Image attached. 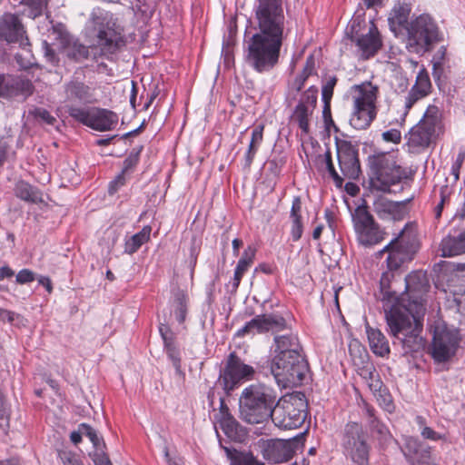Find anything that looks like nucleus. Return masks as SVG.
<instances>
[{"mask_svg": "<svg viewBox=\"0 0 465 465\" xmlns=\"http://www.w3.org/2000/svg\"><path fill=\"white\" fill-rule=\"evenodd\" d=\"M255 33L245 41V62L255 72H271L279 64L290 33L283 0H255Z\"/></svg>", "mask_w": 465, "mask_h": 465, "instance_id": "nucleus-1", "label": "nucleus"}, {"mask_svg": "<svg viewBox=\"0 0 465 465\" xmlns=\"http://www.w3.org/2000/svg\"><path fill=\"white\" fill-rule=\"evenodd\" d=\"M416 314L401 305H392L385 310V319L390 334L401 345L402 354L408 355L421 351L425 347V340L421 336L423 324L420 315L424 307L416 302Z\"/></svg>", "mask_w": 465, "mask_h": 465, "instance_id": "nucleus-2", "label": "nucleus"}, {"mask_svg": "<svg viewBox=\"0 0 465 465\" xmlns=\"http://www.w3.org/2000/svg\"><path fill=\"white\" fill-rule=\"evenodd\" d=\"M276 391L262 383L244 388L239 397V417L248 424H261L273 415Z\"/></svg>", "mask_w": 465, "mask_h": 465, "instance_id": "nucleus-3", "label": "nucleus"}, {"mask_svg": "<svg viewBox=\"0 0 465 465\" xmlns=\"http://www.w3.org/2000/svg\"><path fill=\"white\" fill-rule=\"evenodd\" d=\"M369 180L372 190L390 193L391 186L412 180L413 173L396 163L389 153H378L368 158Z\"/></svg>", "mask_w": 465, "mask_h": 465, "instance_id": "nucleus-4", "label": "nucleus"}, {"mask_svg": "<svg viewBox=\"0 0 465 465\" xmlns=\"http://www.w3.org/2000/svg\"><path fill=\"white\" fill-rule=\"evenodd\" d=\"M419 248L416 225L409 223L382 250L377 252V257L387 253V268L390 272H395L405 263L411 262Z\"/></svg>", "mask_w": 465, "mask_h": 465, "instance_id": "nucleus-5", "label": "nucleus"}, {"mask_svg": "<svg viewBox=\"0 0 465 465\" xmlns=\"http://www.w3.org/2000/svg\"><path fill=\"white\" fill-rule=\"evenodd\" d=\"M406 48L410 53L417 54L430 52L435 44L442 40L437 23L427 14L411 20L406 27Z\"/></svg>", "mask_w": 465, "mask_h": 465, "instance_id": "nucleus-6", "label": "nucleus"}, {"mask_svg": "<svg viewBox=\"0 0 465 465\" xmlns=\"http://www.w3.org/2000/svg\"><path fill=\"white\" fill-rule=\"evenodd\" d=\"M305 395L294 392L276 400L271 420L275 426L283 430L301 427L307 417Z\"/></svg>", "mask_w": 465, "mask_h": 465, "instance_id": "nucleus-7", "label": "nucleus"}, {"mask_svg": "<svg viewBox=\"0 0 465 465\" xmlns=\"http://www.w3.org/2000/svg\"><path fill=\"white\" fill-rule=\"evenodd\" d=\"M378 86L364 82L353 86V109L350 118L351 125L358 130L369 127L376 116L375 103Z\"/></svg>", "mask_w": 465, "mask_h": 465, "instance_id": "nucleus-8", "label": "nucleus"}, {"mask_svg": "<svg viewBox=\"0 0 465 465\" xmlns=\"http://www.w3.org/2000/svg\"><path fill=\"white\" fill-rule=\"evenodd\" d=\"M297 359L288 356H273L269 364V371L279 386L296 387L302 384L309 371V366L303 356Z\"/></svg>", "mask_w": 465, "mask_h": 465, "instance_id": "nucleus-9", "label": "nucleus"}, {"mask_svg": "<svg viewBox=\"0 0 465 465\" xmlns=\"http://www.w3.org/2000/svg\"><path fill=\"white\" fill-rule=\"evenodd\" d=\"M341 445L353 465H370L371 446L367 442V434L361 424L357 422L346 424Z\"/></svg>", "mask_w": 465, "mask_h": 465, "instance_id": "nucleus-10", "label": "nucleus"}, {"mask_svg": "<svg viewBox=\"0 0 465 465\" xmlns=\"http://www.w3.org/2000/svg\"><path fill=\"white\" fill-rule=\"evenodd\" d=\"M254 372L252 366L245 364L235 352H232L220 370L216 384L223 389L226 396H231L243 381L251 380Z\"/></svg>", "mask_w": 465, "mask_h": 465, "instance_id": "nucleus-11", "label": "nucleus"}, {"mask_svg": "<svg viewBox=\"0 0 465 465\" xmlns=\"http://www.w3.org/2000/svg\"><path fill=\"white\" fill-rule=\"evenodd\" d=\"M440 125V109L436 105H429L422 119L409 133V146L415 150L427 148Z\"/></svg>", "mask_w": 465, "mask_h": 465, "instance_id": "nucleus-12", "label": "nucleus"}, {"mask_svg": "<svg viewBox=\"0 0 465 465\" xmlns=\"http://www.w3.org/2000/svg\"><path fill=\"white\" fill-rule=\"evenodd\" d=\"M352 222L357 240L361 245L372 246L383 240L384 232L366 205H360L355 209L352 213Z\"/></svg>", "mask_w": 465, "mask_h": 465, "instance_id": "nucleus-13", "label": "nucleus"}, {"mask_svg": "<svg viewBox=\"0 0 465 465\" xmlns=\"http://www.w3.org/2000/svg\"><path fill=\"white\" fill-rule=\"evenodd\" d=\"M459 346L458 331L445 323L434 327L430 352L436 362H445L453 357Z\"/></svg>", "mask_w": 465, "mask_h": 465, "instance_id": "nucleus-14", "label": "nucleus"}, {"mask_svg": "<svg viewBox=\"0 0 465 465\" xmlns=\"http://www.w3.org/2000/svg\"><path fill=\"white\" fill-rule=\"evenodd\" d=\"M337 157L343 178L358 180L361 174L359 150L349 141L337 143Z\"/></svg>", "mask_w": 465, "mask_h": 465, "instance_id": "nucleus-15", "label": "nucleus"}, {"mask_svg": "<svg viewBox=\"0 0 465 465\" xmlns=\"http://www.w3.org/2000/svg\"><path fill=\"white\" fill-rule=\"evenodd\" d=\"M318 89L312 85L304 91L295 106L292 119L304 134L310 133V120L317 104Z\"/></svg>", "mask_w": 465, "mask_h": 465, "instance_id": "nucleus-16", "label": "nucleus"}, {"mask_svg": "<svg viewBox=\"0 0 465 465\" xmlns=\"http://www.w3.org/2000/svg\"><path fill=\"white\" fill-rule=\"evenodd\" d=\"M287 327L285 319L277 313H264L257 315L247 322L244 326L238 330L237 335L242 337L254 332L280 331Z\"/></svg>", "mask_w": 465, "mask_h": 465, "instance_id": "nucleus-17", "label": "nucleus"}, {"mask_svg": "<svg viewBox=\"0 0 465 465\" xmlns=\"http://www.w3.org/2000/svg\"><path fill=\"white\" fill-rule=\"evenodd\" d=\"M402 452L411 465H438L431 455V448L415 437H407Z\"/></svg>", "mask_w": 465, "mask_h": 465, "instance_id": "nucleus-18", "label": "nucleus"}, {"mask_svg": "<svg viewBox=\"0 0 465 465\" xmlns=\"http://www.w3.org/2000/svg\"><path fill=\"white\" fill-rule=\"evenodd\" d=\"M34 85L28 79L17 76L0 74V96L4 98H22L30 96Z\"/></svg>", "mask_w": 465, "mask_h": 465, "instance_id": "nucleus-19", "label": "nucleus"}, {"mask_svg": "<svg viewBox=\"0 0 465 465\" xmlns=\"http://www.w3.org/2000/svg\"><path fill=\"white\" fill-rule=\"evenodd\" d=\"M65 96L70 101H79L85 104H93L97 101L95 97V86L86 84L77 77H73L64 84Z\"/></svg>", "mask_w": 465, "mask_h": 465, "instance_id": "nucleus-20", "label": "nucleus"}, {"mask_svg": "<svg viewBox=\"0 0 465 465\" xmlns=\"http://www.w3.org/2000/svg\"><path fill=\"white\" fill-rule=\"evenodd\" d=\"M25 34L24 25L18 15L5 13L0 17V39L15 43L23 41Z\"/></svg>", "mask_w": 465, "mask_h": 465, "instance_id": "nucleus-21", "label": "nucleus"}, {"mask_svg": "<svg viewBox=\"0 0 465 465\" xmlns=\"http://www.w3.org/2000/svg\"><path fill=\"white\" fill-rule=\"evenodd\" d=\"M96 38L97 46L103 54H113L124 45L121 33L109 24L99 28Z\"/></svg>", "mask_w": 465, "mask_h": 465, "instance_id": "nucleus-22", "label": "nucleus"}, {"mask_svg": "<svg viewBox=\"0 0 465 465\" xmlns=\"http://www.w3.org/2000/svg\"><path fill=\"white\" fill-rule=\"evenodd\" d=\"M352 40H355L360 54L364 59L373 56L382 45L381 35L373 23L371 24L368 33L352 36Z\"/></svg>", "mask_w": 465, "mask_h": 465, "instance_id": "nucleus-23", "label": "nucleus"}, {"mask_svg": "<svg viewBox=\"0 0 465 465\" xmlns=\"http://www.w3.org/2000/svg\"><path fill=\"white\" fill-rule=\"evenodd\" d=\"M159 332L163 341V349L169 360L172 361L178 376L183 378L184 372L181 365V353L178 346L175 343V334L171 328L163 323L159 326Z\"/></svg>", "mask_w": 465, "mask_h": 465, "instance_id": "nucleus-24", "label": "nucleus"}, {"mask_svg": "<svg viewBox=\"0 0 465 465\" xmlns=\"http://www.w3.org/2000/svg\"><path fill=\"white\" fill-rule=\"evenodd\" d=\"M117 123L118 115L114 112L97 107L91 108L88 127L99 132H105L113 130Z\"/></svg>", "mask_w": 465, "mask_h": 465, "instance_id": "nucleus-25", "label": "nucleus"}, {"mask_svg": "<svg viewBox=\"0 0 465 465\" xmlns=\"http://www.w3.org/2000/svg\"><path fill=\"white\" fill-rule=\"evenodd\" d=\"M295 442L284 440H270L265 450L266 456L269 460L276 463L289 461L295 450Z\"/></svg>", "mask_w": 465, "mask_h": 465, "instance_id": "nucleus-26", "label": "nucleus"}, {"mask_svg": "<svg viewBox=\"0 0 465 465\" xmlns=\"http://www.w3.org/2000/svg\"><path fill=\"white\" fill-rule=\"evenodd\" d=\"M275 350L273 356H288V358L297 359L299 363V356H302V347L297 336L292 334L278 335L274 337Z\"/></svg>", "mask_w": 465, "mask_h": 465, "instance_id": "nucleus-27", "label": "nucleus"}, {"mask_svg": "<svg viewBox=\"0 0 465 465\" xmlns=\"http://www.w3.org/2000/svg\"><path fill=\"white\" fill-rule=\"evenodd\" d=\"M440 252L443 257L465 254V227L444 237L440 242Z\"/></svg>", "mask_w": 465, "mask_h": 465, "instance_id": "nucleus-28", "label": "nucleus"}, {"mask_svg": "<svg viewBox=\"0 0 465 465\" xmlns=\"http://www.w3.org/2000/svg\"><path fill=\"white\" fill-rule=\"evenodd\" d=\"M411 11L408 4H398L391 10L388 18L390 29L396 36L403 35L409 25V16Z\"/></svg>", "mask_w": 465, "mask_h": 465, "instance_id": "nucleus-29", "label": "nucleus"}, {"mask_svg": "<svg viewBox=\"0 0 465 465\" xmlns=\"http://www.w3.org/2000/svg\"><path fill=\"white\" fill-rule=\"evenodd\" d=\"M406 291L414 298H420L430 288L427 273L416 271L408 274L405 278Z\"/></svg>", "mask_w": 465, "mask_h": 465, "instance_id": "nucleus-30", "label": "nucleus"}, {"mask_svg": "<svg viewBox=\"0 0 465 465\" xmlns=\"http://www.w3.org/2000/svg\"><path fill=\"white\" fill-rule=\"evenodd\" d=\"M369 345L371 351L381 357H385L390 353V345L385 335L376 328L366 327Z\"/></svg>", "mask_w": 465, "mask_h": 465, "instance_id": "nucleus-31", "label": "nucleus"}, {"mask_svg": "<svg viewBox=\"0 0 465 465\" xmlns=\"http://www.w3.org/2000/svg\"><path fill=\"white\" fill-rule=\"evenodd\" d=\"M140 151L141 149L137 150L136 152H132L124 161L121 173L118 174L116 178L109 184L108 192L110 194L115 193L118 189L125 183V174L132 172L138 163Z\"/></svg>", "mask_w": 465, "mask_h": 465, "instance_id": "nucleus-32", "label": "nucleus"}, {"mask_svg": "<svg viewBox=\"0 0 465 465\" xmlns=\"http://www.w3.org/2000/svg\"><path fill=\"white\" fill-rule=\"evenodd\" d=\"M15 194L21 200L38 204L44 202L43 193L25 181H19L15 187Z\"/></svg>", "mask_w": 465, "mask_h": 465, "instance_id": "nucleus-33", "label": "nucleus"}, {"mask_svg": "<svg viewBox=\"0 0 465 465\" xmlns=\"http://www.w3.org/2000/svg\"><path fill=\"white\" fill-rule=\"evenodd\" d=\"M223 433L234 441H242L246 436V430L240 422L231 415L225 419H218Z\"/></svg>", "mask_w": 465, "mask_h": 465, "instance_id": "nucleus-34", "label": "nucleus"}, {"mask_svg": "<svg viewBox=\"0 0 465 465\" xmlns=\"http://www.w3.org/2000/svg\"><path fill=\"white\" fill-rule=\"evenodd\" d=\"M231 465H264L251 451H241L235 449L223 448Z\"/></svg>", "mask_w": 465, "mask_h": 465, "instance_id": "nucleus-35", "label": "nucleus"}, {"mask_svg": "<svg viewBox=\"0 0 465 465\" xmlns=\"http://www.w3.org/2000/svg\"><path fill=\"white\" fill-rule=\"evenodd\" d=\"M263 129V124H258L252 129L249 147L244 156V166L246 168H250V166L252 165L255 154L262 143Z\"/></svg>", "mask_w": 465, "mask_h": 465, "instance_id": "nucleus-36", "label": "nucleus"}, {"mask_svg": "<svg viewBox=\"0 0 465 465\" xmlns=\"http://www.w3.org/2000/svg\"><path fill=\"white\" fill-rule=\"evenodd\" d=\"M365 410L371 431L373 434H377V438L380 441L386 442L391 438L388 428L375 417V411L372 407L366 405Z\"/></svg>", "mask_w": 465, "mask_h": 465, "instance_id": "nucleus-37", "label": "nucleus"}, {"mask_svg": "<svg viewBox=\"0 0 465 465\" xmlns=\"http://www.w3.org/2000/svg\"><path fill=\"white\" fill-rule=\"evenodd\" d=\"M66 55L77 62L86 59L89 54L88 48L78 41L72 39L67 34L64 35Z\"/></svg>", "mask_w": 465, "mask_h": 465, "instance_id": "nucleus-38", "label": "nucleus"}, {"mask_svg": "<svg viewBox=\"0 0 465 465\" xmlns=\"http://www.w3.org/2000/svg\"><path fill=\"white\" fill-rule=\"evenodd\" d=\"M152 227L145 225L143 229L130 237L124 243V252L133 254L136 252L139 248L150 239Z\"/></svg>", "mask_w": 465, "mask_h": 465, "instance_id": "nucleus-39", "label": "nucleus"}, {"mask_svg": "<svg viewBox=\"0 0 465 465\" xmlns=\"http://www.w3.org/2000/svg\"><path fill=\"white\" fill-rule=\"evenodd\" d=\"M374 212L381 219L394 217L399 211V204L387 198L380 197L373 203Z\"/></svg>", "mask_w": 465, "mask_h": 465, "instance_id": "nucleus-40", "label": "nucleus"}, {"mask_svg": "<svg viewBox=\"0 0 465 465\" xmlns=\"http://www.w3.org/2000/svg\"><path fill=\"white\" fill-rule=\"evenodd\" d=\"M174 315L176 320L183 323L187 313V295L183 291H176L173 294Z\"/></svg>", "mask_w": 465, "mask_h": 465, "instance_id": "nucleus-41", "label": "nucleus"}, {"mask_svg": "<svg viewBox=\"0 0 465 465\" xmlns=\"http://www.w3.org/2000/svg\"><path fill=\"white\" fill-rule=\"evenodd\" d=\"M314 71V58L312 55H310L306 59L305 66L302 70V72L298 74L293 83L292 84V88H293L297 93L300 92L302 87L304 86V84L308 77L312 74Z\"/></svg>", "mask_w": 465, "mask_h": 465, "instance_id": "nucleus-42", "label": "nucleus"}, {"mask_svg": "<svg viewBox=\"0 0 465 465\" xmlns=\"http://www.w3.org/2000/svg\"><path fill=\"white\" fill-rule=\"evenodd\" d=\"M49 0H22V3L30 9L29 16L36 18L41 16L47 8Z\"/></svg>", "mask_w": 465, "mask_h": 465, "instance_id": "nucleus-43", "label": "nucleus"}, {"mask_svg": "<svg viewBox=\"0 0 465 465\" xmlns=\"http://www.w3.org/2000/svg\"><path fill=\"white\" fill-rule=\"evenodd\" d=\"M322 161L325 163L326 170L328 171L330 176L332 178L335 185L337 187H341L344 182V178L342 175H340L338 172L335 170L331 159V153L330 151H327L324 153V155L322 156Z\"/></svg>", "mask_w": 465, "mask_h": 465, "instance_id": "nucleus-44", "label": "nucleus"}, {"mask_svg": "<svg viewBox=\"0 0 465 465\" xmlns=\"http://www.w3.org/2000/svg\"><path fill=\"white\" fill-rule=\"evenodd\" d=\"M416 423L419 426L420 435L423 439L436 441L442 438L439 432L435 431L430 427L426 426L425 419L423 417L417 416Z\"/></svg>", "mask_w": 465, "mask_h": 465, "instance_id": "nucleus-45", "label": "nucleus"}, {"mask_svg": "<svg viewBox=\"0 0 465 465\" xmlns=\"http://www.w3.org/2000/svg\"><path fill=\"white\" fill-rule=\"evenodd\" d=\"M69 115L76 120L77 122L88 126L89 119L91 115V108L86 109L83 107H78L74 105H71L67 110Z\"/></svg>", "mask_w": 465, "mask_h": 465, "instance_id": "nucleus-46", "label": "nucleus"}, {"mask_svg": "<svg viewBox=\"0 0 465 465\" xmlns=\"http://www.w3.org/2000/svg\"><path fill=\"white\" fill-rule=\"evenodd\" d=\"M80 430L81 433H83L84 436L88 437L94 446L95 447V450H100L102 448L105 447V444L103 440V439H100L96 433V431L88 424L82 423L80 424Z\"/></svg>", "mask_w": 465, "mask_h": 465, "instance_id": "nucleus-47", "label": "nucleus"}, {"mask_svg": "<svg viewBox=\"0 0 465 465\" xmlns=\"http://www.w3.org/2000/svg\"><path fill=\"white\" fill-rule=\"evenodd\" d=\"M58 457L64 465H84L79 456L68 450H58Z\"/></svg>", "mask_w": 465, "mask_h": 465, "instance_id": "nucleus-48", "label": "nucleus"}, {"mask_svg": "<svg viewBox=\"0 0 465 465\" xmlns=\"http://www.w3.org/2000/svg\"><path fill=\"white\" fill-rule=\"evenodd\" d=\"M465 161V145L460 146L455 161L453 162L450 169V173L457 182L460 179V172Z\"/></svg>", "mask_w": 465, "mask_h": 465, "instance_id": "nucleus-49", "label": "nucleus"}, {"mask_svg": "<svg viewBox=\"0 0 465 465\" xmlns=\"http://www.w3.org/2000/svg\"><path fill=\"white\" fill-rule=\"evenodd\" d=\"M248 268H249V266H246V262L244 261H238L235 271H234L232 282V292L237 291V289L240 285L241 280H242L243 274L248 270Z\"/></svg>", "mask_w": 465, "mask_h": 465, "instance_id": "nucleus-50", "label": "nucleus"}, {"mask_svg": "<svg viewBox=\"0 0 465 465\" xmlns=\"http://www.w3.org/2000/svg\"><path fill=\"white\" fill-rule=\"evenodd\" d=\"M337 84V77L336 76H330L326 83L322 86V101H331L332 94H333V89L335 84Z\"/></svg>", "mask_w": 465, "mask_h": 465, "instance_id": "nucleus-51", "label": "nucleus"}, {"mask_svg": "<svg viewBox=\"0 0 465 465\" xmlns=\"http://www.w3.org/2000/svg\"><path fill=\"white\" fill-rule=\"evenodd\" d=\"M426 95L423 94L420 91L414 89L413 87L410 90L408 93V95L405 97V109L406 113L413 106V104L419 101L420 99L425 97Z\"/></svg>", "mask_w": 465, "mask_h": 465, "instance_id": "nucleus-52", "label": "nucleus"}, {"mask_svg": "<svg viewBox=\"0 0 465 465\" xmlns=\"http://www.w3.org/2000/svg\"><path fill=\"white\" fill-rule=\"evenodd\" d=\"M412 87L427 95L430 88L429 77L427 75L419 74L416 79V84Z\"/></svg>", "mask_w": 465, "mask_h": 465, "instance_id": "nucleus-53", "label": "nucleus"}, {"mask_svg": "<svg viewBox=\"0 0 465 465\" xmlns=\"http://www.w3.org/2000/svg\"><path fill=\"white\" fill-rule=\"evenodd\" d=\"M303 232V226L302 223V218L292 219V229L291 235L292 241L297 242L301 239Z\"/></svg>", "mask_w": 465, "mask_h": 465, "instance_id": "nucleus-54", "label": "nucleus"}, {"mask_svg": "<svg viewBox=\"0 0 465 465\" xmlns=\"http://www.w3.org/2000/svg\"><path fill=\"white\" fill-rule=\"evenodd\" d=\"M32 114L35 115V118L43 120L45 123L48 124H54L56 121V119L51 115V114L44 109V108H35L32 112Z\"/></svg>", "mask_w": 465, "mask_h": 465, "instance_id": "nucleus-55", "label": "nucleus"}, {"mask_svg": "<svg viewBox=\"0 0 465 465\" xmlns=\"http://www.w3.org/2000/svg\"><path fill=\"white\" fill-rule=\"evenodd\" d=\"M35 273L29 269H23L16 274V282L25 284L35 281Z\"/></svg>", "mask_w": 465, "mask_h": 465, "instance_id": "nucleus-56", "label": "nucleus"}, {"mask_svg": "<svg viewBox=\"0 0 465 465\" xmlns=\"http://www.w3.org/2000/svg\"><path fill=\"white\" fill-rule=\"evenodd\" d=\"M93 461L95 465H110V464H112L109 457L104 451V448L100 449L99 450H95L94 453L93 454Z\"/></svg>", "mask_w": 465, "mask_h": 465, "instance_id": "nucleus-57", "label": "nucleus"}, {"mask_svg": "<svg viewBox=\"0 0 465 465\" xmlns=\"http://www.w3.org/2000/svg\"><path fill=\"white\" fill-rule=\"evenodd\" d=\"M382 138L386 142L398 143L401 142V132L398 131L397 129H391L382 134Z\"/></svg>", "mask_w": 465, "mask_h": 465, "instance_id": "nucleus-58", "label": "nucleus"}, {"mask_svg": "<svg viewBox=\"0 0 465 465\" xmlns=\"http://www.w3.org/2000/svg\"><path fill=\"white\" fill-rule=\"evenodd\" d=\"M302 200L300 196H295L292 200L290 217L291 219L302 218Z\"/></svg>", "mask_w": 465, "mask_h": 465, "instance_id": "nucleus-59", "label": "nucleus"}, {"mask_svg": "<svg viewBox=\"0 0 465 465\" xmlns=\"http://www.w3.org/2000/svg\"><path fill=\"white\" fill-rule=\"evenodd\" d=\"M255 252L256 250L253 247L248 246L247 249L244 250L242 256L239 261H244L246 262V266L250 267L254 260Z\"/></svg>", "mask_w": 465, "mask_h": 465, "instance_id": "nucleus-60", "label": "nucleus"}, {"mask_svg": "<svg viewBox=\"0 0 465 465\" xmlns=\"http://www.w3.org/2000/svg\"><path fill=\"white\" fill-rule=\"evenodd\" d=\"M447 190H448L447 186L441 187V189H440V202L438 203V205L434 209L435 217L437 219H439L440 217V215H441V212H442V209H443L444 202L446 200L445 192Z\"/></svg>", "mask_w": 465, "mask_h": 465, "instance_id": "nucleus-61", "label": "nucleus"}, {"mask_svg": "<svg viewBox=\"0 0 465 465\" xmlns=\"http://www.w3.org/2000/svg\"><path fill=\"white\" fill-rule=\"evenodd\" d=\"M330 102L331 101H328V100L323 101L324 106H323V110H322V115H323L324 122H325V124H326L327 127L329 126V124H333V121H332L331 115V104H330Z\"/></svg>", "mask_w": 465, "mask_h": 465, "instance_id": "nucleus-62", "label": "nucleus"}, {"mask_svg": "<svg viewBox=\"0 0 465 465\" xmlns=\"http://www.w3.org/2000/svg\"><path fill=\"white\" fill-rule=\"evenodd\" d=\"M232 415L230 411L229 407L226 405L224 398L220 397V407H219V419H225Z\"/></svg>", "mask_w": 465, "mask_h": 465, "instance_id": "nucleus-63", "label": "nucleus"}, {"mask_svg": "<svg viewBox=\"0 0 465 465\" xmlns=\"http://www.w3.org/2000/svg\"><path fill=\"white\" fill-rule=\"evenodd\" d=\"M19 315L15 312L4 310L3 316H1L0 321L7 322L9 323H13Z\"/></svg>", "mask_w": 465, "mask_h": 465, "instance_id": "nucleus-64", "label": "nucleus"}]
</instances>
